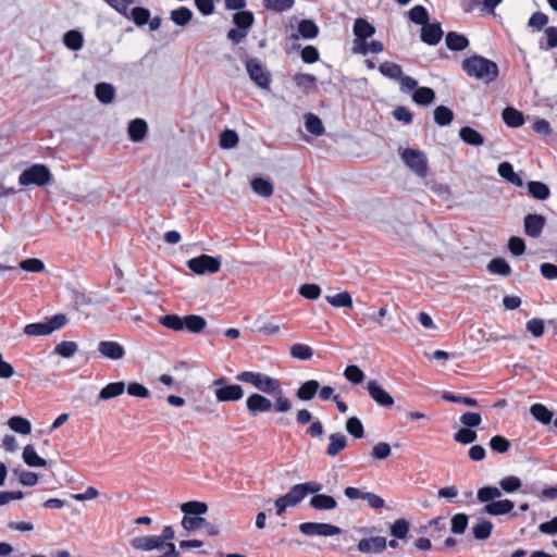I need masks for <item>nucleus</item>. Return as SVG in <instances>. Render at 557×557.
I'll return each instance as SVG.
<instances>
[{
	"mask_svg": "<svg viewBox=\"0 0 557 557\" xmlns=\"http://www.w3.org/2000/svg\"><path fill=\"white\" fill-rule=\"evenodd\" d=\"M246 407L251 416H257L261 412H268L272 408L274 409V404L265 396L253 393L246 399Z\"/></svg>",
	"mask_w": 557,
	"mask_h": 557,
	"instance_id": "13",
	"label": "nucleus"
},
{
	"mask_svg": "<svg viewBox=\"0 0 557 557\" xmlns=\"http://www.w3.org/2000/svg\"><path fill=\"white\" fill-rule=\"evenodd\" d=\"M459 137L471 146H482L484 144V137L470 126L462 127L459 132Z\"/></svg>",
	"mask_w": 557,
	"mask_h": 557,
	"instance_id": "28",
	"label": "nucleus"
},
{
	"mask_svg": "<svg viewBox=\"0 0 557 557\" xmlns=\"http://www.w3.org/2000/svg\"><path fill=\"white\" fill-rule=\"evenodd\" d=\"M8 424L11 430L20 434L26 435L29 434L32 431L30 422L27 419L18 416L10 418Z\"/></svg>",
	"mask_w": 557,
	"mask_h": 557,
	"instance_id": "44",
	"label": "nucleus"
},
{
	"mask_svg": "<svg viewBox=\"0 0 557 557\" xmlns=\"http://www.w3.org/2000/svg\"><path fill=\"white\" fill-rule=\"evenodd\" d=\"M497 172L503 178H505L512 185L518 187L523 186L522 178L517 173H515L513 168L509 162H502L498 165Z\"/></svg>",
	"mask_w": 557,
	"mask_h": 557,
	"instance_id": "24",
	"label": "nucleus"
},
{
	"mask_svg": "<svg viewBox=\"0 0 557 557\" xmlns=\"http://www.w3.org/2000/svg\"><path fill=\"white\" fill-rule=\"evenodd\" d=\"M326 301L335 307V308H351L352 307V298L348 292H342L339 294L333 296H326Z\"/></svg>",
	"mask_w": 557,
	"mask_h": 557,
	"instance_id": "41",
	"label": "nucleus"
},
{
	"mask_svg": "<svg viewBox=\"0 0 557 557\" xmlns=\"http://www.w3.org/2000/svg\"><path fill=\"white\" fill-rule=\"evenodd\" d=\"M295 0H263L264 8L275 12H284L289 10Z\"/></svg>",
	"mask_w": 557,
	"mask_h": 557,
	"instance_id": "58",
	"label": "nucleus"
},
{
	"mask_svg": "<svg viewBox=\"0 0 557 557\" xmlns=\"http://www.w3.org/2000/svg\"><path fill=\"white\" fill-rule=\"evenodd\" d=\"M212 386L218 401H237L244 397L243 387L237 384H226L225 377L214 380Z\"/></svg>",
	"mask_w": 557,
	"mask_h": 557,
	"instance_id": "7",
	"label": "nucleus"
},
{
	"mask_svg": "<svg viewBox=\"0 0 557 557\" xmlns=\"http://www.w3.org/2000/svg\"><path fill=\"white\" fill-rule=\"evenodd\" d=\"M98 351L103 358L112 361L122 360L126 355L123 345L114 341H100L98 343Z\"/></svg>",
	"mask_w": 557,
	"mask_h": 557,
	"instance_id": "11",
	"label": "nucleus"
},
{
	"mask_svg": "<svg viewBox=\"0 0 557 557\" xmlns=\"http://www.w3.org/2000/svg\"><path fill=\"white\" fill-rule=\"evenodd\" d=\"M448 49L454 51L465 50L469 46V40L463 35L449 32L445 38Z\"/></svg>",
	"mask_w": 557,
	"mask_h": 557,
	"instance_id": "29",
	"label": "nucleus"
},
{
	"mask_svg": "<svg viewBox=\"0 0 557 557\" xmlns=\"http://www.w3.org/2000/svg\"><path fill=\"white\" fill-rule=\"evenodd\" d=\"M236 380L251 384L258 391L274 396V411L288 412L292 401L285 396L281 382L261 372L244 371L236 375Z\"/></svg>",
	"mask_w": 557,
	"mask_h": 557,
	"instance_id": "1",
	"label": "nucleus"
},
{
	"mask_svg": "<svg viewBox=\"0 0 557 557\" xmlns=\"http://www.w3.org/2000/svg\"><path fill=\"white\" fill-rule=\"evenodd\" d=\"M515 504L510 499H496L495 502L486 504L482 512L491 516H503L512 511Z\"/></svg>",
	"mask_w": 557,
	"mask_h": 557,
	"instance_id": "18",
	"label": "nucleus"
},
{
	"mask_svg": "<svg viewBox=\"0 0 557 557\" xmlns=\"http://www.w3.org/2000/svg\"><path fill=\"white\" fill-rule=\"evenodd\" d=\"M412 99L417 104L428 106L435 100V92L429 87H419L414 90Z\"/></svg>",
	"mask_w": 557,
	"mask_h": 557,
	"instance_id": "36",
	"label": "nucleus"
},
{
	"mask_svg": "<svg viewBox=\"0 0 557 557\" xmlns=\"http://www.w3.org/2000/svg\"><path fill=\"white\" fill-rule=\"evenodd\" d=\"M190 271L198 275L214 274L221 269V259L209 255H201L187 261Z\"/></svg>",
	"mask_w": 557,
	"mask_h": 557,
	"instance_id": "8",
	"label": "nucleus"
},
{
	"mask_svg": "<svg viewBox=\"0 0 557 557\" xmlns=\"http://www.w3.org/2000/svg\"><path fill=\"white\" fill-rule=\"evenodd\" d=\"M22 458L29 467H46L47 461L37 455L34 446L27 445L23 449Z\"/></svg>",
	"mask_w": 557,
	"mask_h": 557,
	"instance_id": "31",
	"label": "nucleus"
},
{
	"mask_svg": "<svg viewBox=\"0 0 557 557\" xmlns=\"http://www.w3.org/2000/svg\"><path fill=\"white\" fill-rule=\"evenodd\" d=\"M528 190L533 198L539 200H545L549 196V188L542 182H529Z\"/></svg>",
	"mask_w": 557,
	"mask_h": 557,
	"instance_id": "49",
	"label": "nucleus"
},
{
	"mask_svg": "<svg viewBox=\"0 0 557 557\" xmlns=\"http://www.w3.org/2000/svg\"><path fill=\"white\" fill-rule=\"evenodd\" d=\"M18 267L26 272L33 273L42 272L45 270V263L37 258L24 259L18 263Z\"/></svg>",
	"mask_w": 557,
	"mask_h": 557,
	"instance_id": "57",
	"label": "nucleus"
},
{
	"mask_svg": "<svg viewBox=\"0 0 557 557\" xmlns=\"http://www.w3.org/2000/svg\"><path fill=\"white\" fill-rule=\"evenodd\" d=\"M409 20L418 25H425L429 22V13L422 5H416L408 12Z\"/></svg>",
	"mask_w": 557,
	"mask_h": 557,
	"instance_id": "51",
	"label": "nucleus"
},
{
	"mask_svg": "<svg viewBox=\"0 0 557 557\" xmlns=\"http://www.w3.org/2000/svg\"><path fill=\"white\" fill-rule=\"evenodd\" d=\"M410 529V523L407 519L400 518L397 519L391 527L389 532L395 539L404 540L406 539Z\"/></svg>",
	"mask_w": 557,
	"mask_h": 557,
	"instance_id": "43",
	"label": "nucleus"
},
{
	"mask_svg": "<svg viewBox=\"0 0 557 557\" xmlns=\"http://www.w3.org/2000/svg\"><path fill=\"white\" fill-rule=\"evenodd\" d=\"M246 70L251 81L260 88H268L271 83V75L264 65L258 59H248L246 61Z\"/></svg>",
	"mask_w": 557,
	"mask_h": 557,
	"instance_id": "10",
	"label": "nucleus"
},
{
	"mask_svg": "<svg viewBox=\"0 0 557 557\" xmlns=\"http://www.w3.org/2000/svg\"><path fill=\"white\" fill-rule=\"evenodd\" d=\"M232 21L237 28L249 32L255 23V16L252 12L243 10L233 14Z\"/></svg>",
	"mask_w": 557,
	"mask_h": 557,
	"instance_id": "27",
	"label": "nucleus"
},
{
	"mask_svg": "<svg viewBox=\"0 0 557 557\" xmlns=\"http://www.w3.org/2000/svg\"><path fill=\"white\" fill-rule=\"evenodd\" d=\"M319 389L320 383L317 380H309L299 386L296 396L302 401H309L315 396Z\"/></svg>",
	"mask_w": 557,
	"mask_h": 557,
	"instance_id": "20",
	"label": "nucleus"
},
{
	"mask_svg": "<svg viewBox=\"0 0 557 557\" xmlns=\"http://www.w3.org/2000/svg\"><path fill=\"white\" fill-rule=\"evenodd\" d=\"M298 528L307 536H334L342 533L341 528L322 522H304Z\"/></svg>",
	"mask_w": 557,
	"mask_h": 557,
	"instance_id": "9",
	"label": "nucleus"
},
{
	"mask_svg": "<svg viewBox=\"0 0 557 557\" xmlns=\"http://www.w3.org/2000/svg\"><path fill=\"white\" fill-rule=\"evenodd\" d=\"M78 349V346L75 342H61L54 347V352L64 357L70 358L72 357Z\"/></svg>",
	"mask_w": 557,
	"mask_h": 557,
	"instance_id": "61",
	"label": "nucleus"
},
{
	"mask_svg": "<svg viewBox=\"0 0 557 557\" xmlns=\"http://www.w3.org/2000/svg\"><path fill=\"white\" fill-rule=\"evenodd\" d=\"M63 42L69 49L77 51L83 48L84 38L78 30L73 29L64 34Z\"/></svg>",
	"mask_w": 557,
	"mask_h": 557,
	"instance_id": "39",
	"label": "nucleus"
},
{
	"mask_svg": "<svg viewBox=\"0 0 557 557\" xmlns=\"http://www.w3.org/2000/svg\"><path fill=\"white\" fill-rule=\"evenodd\" d=\"M530 413L535 420L543 424H549L553 421V412L542 404H534L530 407Z\"/></svg>",
	"mask_w": 557,
	"mask_h": 557,
	"instance_id": "32",
	"label": "nucleus"
},
{
	"mask_svg": "<svg viewBox=\"0 0 557 557\" xmlns=\"http://www.w3.org/2000/svg\"><path fill=\"white\" fill-rule=\"evenodd\" d=\"M184 318L177 314H166L160 318V324L166 329L180 332L184 330Z\"/></svg>",
	"mask_w": 557,
	"mask_h": 557,
	"instance_id": "48",
	"label": "nucleus"
},
{
	"mask_svg": "<svg viewBox=\"0 0 557 557\" xmlns=\"http://www.w3.org/2000/svg\"><path fill=\"white\" fill-rule=\"evenodd\" d=\"M493 530V523L486 519H480L472 528L473 536L476 540H486L491 536Z\"/></svg>",
	"mask_w": 557,
	"mask_h": 557,
	"instance_id": "37",
	"label": "nucleus"
},
{
	"mask_svg": "<svg viewBox=\"0 0 557 557\" xmlns=\"http://www.w3.org/2000/svg\"><path fill=\"white\" fill-rule=\"evenodd\" d=\"M523 222L525 235L537 238L544 230L546 219L541 214H527Z\"/></svg>",
	"mask_w": 557,
	"mask_h": 557,
	"instance_id": "16",
	"label": "nucleus"
},
{
	"mask_svg": "<svg viewBox=\"0 0 557 557\" xmlns=\"http://www.w3.org/2000/svg\"><path fill=\"white\" fill-rule=\"evenodd\" d=\"M352 33L355 38L367 40L375 34V27L366 18L358 17L355 20Z\"/></svg>",
	"mask_w": 557,
	"mask_h": 557,
	"instance_id": "19",
	"label": "nucleus"
},
{
	"mask_svg": "<svg viewBox=\"0 0 557 557\" xmlns=\"http://www.w3.org/2000/svg\"><path fill=\"white\" fill-rule=\"evenodd\" d=\"M387 546V541L384 536H372L361 539L357 548L362 554H380Z\"/></svg>",
	"mask_w": 557,
	"mask_h": 557,
	"instance_id": "14",
	"label": "nucleus"
},
{
	"mask_svg": "<svg viewBox=\"0 0 557 557\" xmlns=\"http://www.w3.org/2000/svg\"><path fill=\"white\" fill-rule=\"evenodd\" d=\"M129 545L134 550L150 552L153 549H163L159 536L140 535L134 536L129 541Z\"/></svg>",
	"mask_w": 557,
	"mask_h": 557,
	"instance_id": "15",
	"label": "nucleus"
},
{
	"mask_svg": "<svg viewBox=\"0 0 557 557\" xmlns=\"http://www.w3.org/2000/svg\"><path fill=\"white\" fill-rule=\"evenodd\" d=\"M379 70L384 76L391 79H399L403 75L401 66L388 61L381 63Z\"/></svg>",
	"mask_w": 557,
	"mask_h": 557,
	"instance_id": "50",
	"label": "nucleus"
},
{
	"mask_svg": "<svg viewBox=\"0 0 557 557\" xmlns=\"http://www.w3.org/2000/svg\"><path fill=\"white\" fill-rule=\"evenodd\" d=\"M180 508L182 512H184L181 524L186 531H195L203 527L206 519L200 516L208 511V505L206 503L190 500L181 504Z\"/></svg>",
	"mask_w": 557,
	"mask_h": 557,
	"instance_id": "3",
	"label": "nucleus"
},
{
	"mask_svg": "<svg viewBox=\"0 0 557 557\" xmlns=\"http://www.w3.org/2000/svg\"><path fill=\"white\" fill-rule=\"evenodd\" d=\"M250 184L253 193L261 197L269 198L273 195V184L268 180H264L262 177H256L251 181Z\"/></svg>",
	"mask_w": 557,
	"mask_h": 557,
	"instance_id": "26",
	"label": "nucleus"
},
{
	"mask_svg": "<svg viewBox=\"0 0 557 557\" xmlns=\"http://www.w3.org/2000/svg\"><path fill=\"white\" fill-rule=\"evenodd\" d=\"M367 389L371 398L382 407L389 408L394 405L393 396L385 391L375 380H370Z\"/></svg>",
	"mask_w": 557,
	"mask_h": 557,
	"instance_id": "12",
	"label": "nucleus"
},
{
	"mask_svg": "<svg viewBox=\"0 0 557 557\" xmlns=\"http://www.w3.org/2000/svg\"><path fill=\"white\" fill-rule=\"evenodd\" d=\"M404 163L419 177L424 178L428 175V158L421 150L407 148L400 153Z\"/></svg>",
	"mask_w": 557,
	"mask_h": 557,
	"instance_id": "6",
	"label": "nucleus"
},
{
	"mask_svg": "<svg viewBox=\"0 0 557 557\" xmlns=\"http://www.w3.org/2000/svg\"><path fill=\"white\" fill-rule=\"evenodd\" d=\"M310 506L315 510H332L335 509L337 503L334 497L325 494H317L311 497Z\"/></svg>",
	"mask_w": 557,
	"mask_h": 557,
	"instance_id": "22",
	"label": "nucleus"
},
{
	"mask_svg": "<svg viewBox=\"0 0 557 557\" xmlns=\"http://www.w3.org/2000/svg\"><path fill=\"white\" fill-rule=\"evenodd\" d=\"M329 440L330 444L326 448V455L330 457L337 456L347 446V438L343 433H332Z\"/></svg>",
	"mask_w": 557,
	"mask_h": 557,
	"instance_id": "21",
	"label": "nucleus"
},
{
	"mask_svg": "<svg viewBox=\"0 0 557 557\" xmlns=\"http://www.w3.org/2000/svg\"><path fill=\"white\" fill-rule=\"evenodd\" d=\"M238 135L235 131L225 129L220 135V147L223 149H231L237 146L238 144Z\"/></svg>",
	"mask_w": 557,
	"mask_h": 557,
	"instance_id": "53",
	"label": "nucleus"
},
{
	"mask_svg": "<svg viewBox=\"0 0 557 557\" xmlns=\"http://www.w3.org/2000/svg\"><path fill=\"white\" fill-rule=\"evenodd\" d=\"M487 271L493 274L507 276L510 274L511 269L504 258H494L487 263Z\"/></svg>",
	"mask_w": 557,
	"mask_h": 557,
	"instance_id": "38",
	"label": "nucleus"
},
{
	"mask_svg": "<svg viewBox=\"0 0 557 557\" xmlns=\"http://www.w3.org/2000/svg\"><path fill=\"white\" fill-rule=\"evenodd\" d=\"M67 323L65 314L59 313L51 317L47 322L30 323L24 327V334L28 336H45L62 329Z\"/></svg>",
	"mask_w": 557,
	"mask_h": 557,
	"instance_id": "4",
	"label": "nucleus"
},
{
	"mask_svg": "<svg viewBox=\"0 0 557 557\" xmlns=\"http://www.w3.org/2000/svg\"><path fill=\"white\" fill-rule=\"evenodd\" d=\"M443 37L440 23H426L421 29V40L430 46L437 45Z\"/></svg>",
	"mask_w": 557,
	"mask_h": 557,
	"instance_id": "17",
	"label": "nucleus"
},
{
	"mask_svg": "<svg viewBox=\"0 0 557 557\" xmlns=\"http://www.w3.org/2000/svg\"><path fill=\"white\" fill-rule=\"evenodd\" d=\"M184 329L191 333H200L207 326L205 318L197 314H189L184 317Z\"/></svg>",
	"mask_w": 557,
	"mask_h": 557,
	"instance_id": "34",
	"label": "nucleus"
},
{
	"mask_svg": "<svg viewBox=\"0 0 557 557\" xmlns=\"http://www.w3.org/2000/svg\"><path fill=\"white\" fill-rule=\"evenodd\" d=\"M510 446V442L502 435H495L490 440L491 449L497 454H505Z\"/></svg>",
	"mask_w": 557,
	"mask_h": 557,
	"instance_id": "59",
	"label": "nucleus"
},
{
	"mask_svg": "<svg viewBox=\"0 0 557 557\" xmlns=\"http://www.w3.org/2000/svg\"><path fill=\"white\" fill-rule=\"evenodd\" d=\"M52 180V174L50 170L44 164H34L28 169L24 170L20 177L18 182L23 186L28 185H37L45 186L49 184Z\"/></svg>",
	"mask_w": 557,
	"mask_h": 557,
	"instance_id": "5",
	"label": "nucleus"
},
{
	"mask_svg": "<svg viewBox=\"0 0 557 557\" xmlns=\"http://www.w3.org/2000/svg\"><path fill=\"white\" fill-rule=\"evenodd\" d=\"M124 382H112L106 385L99 393V399L109 400L122 395L125 392Z\"/></svg>",
	"mask_w": 557,
	"mask_h": 557,
	"instance_id": "23",
	"label": "nucleus"
},
{
	"mask_svg": "<svg viewBox=\"0 0 557 557\" xmlns=\"http://www.w3.org/2000/svg\"><path fill=\"white\" fill-rule=\"evenodd\" d=\"M346 431L356 438H361L364 434L363 425L357 417H351L346 421Z\"/></svg>",
	"mask_w": 557,
	"mask_h": 557,
	"instance_id": "60",
	"label": "nucleus"
},
{
	"mask_svg": "<svg viewBox=\"0 0 557 557\" xmlns=\"http://www.w3.org/2000/svg\"><path fill=\"white\" fill-rule=\"evenodd\" d=\"M502 496L500 488L496 486H483L478 490L476 498L480 503H484L485 505L492 502H495Z\"/></svg>",
	"mask_w": 557,
	"mask_h": 557,
	"instance_id": "33",
	"label": "nucleus"
},
{
	"mask_svg": "<svg viewBox=\"0 0 557 557\" xmlns=\"http://www.w3.org/2000/svg\"><path fill=\"white\" fill-rule=\"evenodd\" d=\"M425 532L430 534L433 539H440L442 536V532L446 530L444 518L437 517L429 521L428 525L422 528Z\"/></svg>",
	"mask_w": 557,
	"mask_h": 557,
	"instance_id": "46",
	"label": "nucleus"
},
{
	"mask_svg": "<svg viewBox=\"0 0 557 557\" xmlns=\"http://www.w3.org/2000/svg\"><path fill=\"white\" fill-rule=\"evenodd\" d=\"M391 446L385 442L375 444L371 450V457L376 460L386 459L391 455Z\"/></svg>",
	"mask_w": 557,
	"mask_h": 557,
	"instance_id": "64",
	"label": "nucleus"
},
{
	"mask_svg": "<svg viewBox=\"0 0 557 557\" xmlns=\"http://www.w3.org/2000/svg\"><path fill=\"white\" fill-rule=\"evenodd\" d=\"M170 17L177 26H186L193 18V12L186 7H181L172 10Z\"/></svg>",
	"mask_w": 557,
	"mask_h": 557,
	"instance_id": "35",
	"label": "nucleus"
},
{
	"mask_svg": "<svg viewBox=\"0 0 557 557\" xmlns=\"http://www.w3.org/2000/svg\"><path fill=\"white\" fill-rule=\"evenodd\" d=\"M289 354L295 359H298V360H309L313 356V350L308 345H305V344H294L290 347Z\"/></svg>",
	"mask_w": 557,
	"mask_h": 557,
	"instance_id": "52",
	"label": "nucleus"
},
{
	"mask_svg": "<svg viewBox=\"0 0 557 557\" xmlns=\"http://www.w3.org/2000/svg\"><path fill=\"white\" fill-rule=\"evenodd\" d=\"M298 33L302 38L312 39L319 34V27L312 20H301L298 24Z\"/></svg>",
	"mask_w": 557,
	"mask_h": 557,
	"instance_id": "42",
	"label": "nucleus"
},
{
	"mask_svg": "<svg viewBox=\"0 0 557 557\" xmlns=\"http://www.w3.org/2000/svg\"><path fill=\"white\" fill-rule=\"evenodd\" d=\"M522 485L521 480L518 476L509 475L506 478H503L499 481V486L503 491L506 493H513L518 491Z\"/></svg>",
	"mask_w": 557,
	"mask_h": 557,
	"instance_id": "62",
	"label": "nucleus"
},
{
	"mask_svg": "<svg viewBox=\"0 0 557 557\" xmlns=\"http://www.w3.org/2000/svg\"><path fill=\"white\" fill-rule=\"evenodd\" d=\"M95 94L102 103H111L115 96L114 87L108 83H99L95 87Z\"/></svg>",
	"mask_w": 557,
	"mask_h": 557,
	"instance_id": "30",
	"label": "nucleus"
},
{
	"mask_svg": "<svg viewBox=\"0 0 557 557\" xmlns=\"http://www.w3.org/2000/svg\"><path fill=\"white\" fill-rule=\"evenodd\" d=\"M462 70L471 77L492 83L498 77V65L484 57L472 55L461 63Z\"/></svg>",
	"mask_w": 557,
	"mask_h": 557,
	"instance_id": "2",
	"label": "nucleus"
},
{
	"mask_svg": "<svg viewBox=\"0 0 557 557\" xmlns=\"http://www.w3.org/2000/svg\"><path fill=\"white\" fill-rule=\"evenodd\" d=\"M453 119H454V113L449 108H447L445 106H438L437 108H435L434 121L440 126L449 125L451 123Z\"/></svg>",
	"mask_w": 557,
	"mask_h": 557,
	"instance_id": "47",
	"label": "nucleus"
},
{
	"mask_svg": "<svg viewBox=\"0 0 557 557\" xmlns=\"http://www.w3.org/2000/svg\"><path fill=\"white\" fill-rule=\"evenodd\" d=\"M128 17H132L136 25L144 26L150 20V12L148 9L136 7L131 10Z\"/></svg>",
	"mask_w": 557,
	"mask_h": 557,
	"instance_id": "54",
	"label": "nucleus"
},
{
	"mask_svg": "<svg viewBox=\"0 0 557 557\" xmlns=\"http://www.w3.org/2000/svg\"><path fill=\"white\" fill-rule=\"evenodd\" d=\"M469 518L466 513H457L451 518V532L462 534L468 525Z\"/></svg>",
	"mask_w": 557,
	"mask_h": 557,
	"instance_id": "63",
	"label": "nucleus"
},
{
	"mask_svg": "<svg viewBox=\"0 0 557 557\" xmlns=\"http://www.w3.org/2000/svg\"><path fill=\"white\" fill-rule=\"evenodd\" d=\"M306 128L309 133L315 136H321L324 133V126L319 116L313 113H308L305 116Z\"/></svg>",
	"mask_w": 557,
	"mask_h": 557,
	"instance_id": "45",
	"label": "nucleus"
},
{
	"mask_svg": "<svg viewBox=\"0 0 557 557\" xmlns=\"http://www.w3.org/2000/svg\"><path fill=\"white\" fill-rule=\"evenodd\" d=\"M148 129L147 123L141 119L133 120L128 125V135L133 141H140L146 136Z\"/></svg>",
	"mask_w": 557,
	"mask_h": 557,
	"instance_id": "25",
	"label": "nucleus"
},
{
	"mask_svg": "<svg viewBox=\"0 0 557 557\" xmlns=\"http://www.w3.org/2000/svg\"><path fill=\"white\" fill-rule=\"evenodd\" d=\"M476 438H478L476 432L471 429H468V428L459 429L454 434V440L457 443L463 444V445L471 444V443L475 442Z\"/></svg>",
	"mask_w": 557,
	"mask_h": 557,
	"instance_id": "55",
	"label": "nucleus"
},
{
	"mask_svg": "<svg viewBox=\"0 0 557 557\" xmlns=\"http://www.w3.org/2000/svg\"><path fill=\"white\" fill-rule=\"evenodd\" d=\"M344 376L346 380L354 384H360L364 381V373L363 371L355 364L348 366L344 371Z\"/></svg>",
	"mask_w": 557,
	"mask_h": 557,
	"instance_id": "56",
	"label": "nucleus"
},
{
	"mask_svg": "<svg viewBox=\"0 0 557 557\" xmlns=\"http://www.w3.org/2000/svg\"><path fill=\"white\" fill-rule=\"evenodd\" d=\"M502 116L504 122L511 127H519L524 123L522 113L510 107L504 109Z\"/></svg>",
	"mask_w": 557,
	"mask_h": 557,
	"instance_id": "40",
	"label": "nucleus"
}]
</instances>
